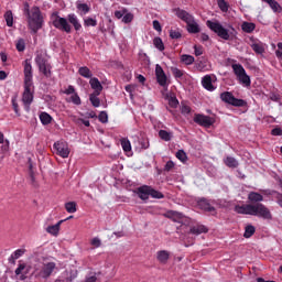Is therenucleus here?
<instances>
[{
    "mask_svg": "<svg viewBox=\"0 0 282 282\" xmlns=\"http://www.w3.org/2000/svg\"><path fill=\"white\" fill-rule=\"evenodd\" d=\"M173 12L177 17V19H181V21H184V23H186L187 32L189 34H199L202 32V29L199 28L197 21H195V17H193V14L180 8L174 9Z\"/></svg>",
    "mask_w": 282,
    "mask_h": 282,
    "instance_id": "nucleus-1",
    "label": "nucleus"
},
{
    "mask_svg": "<svg viewBox=\"0 0 282 282\" xmlns=\"http://www.w3.org/2000/svg\"><path fill=\"white\" fill-rule=\"evenodd\" d=\"M56 270H58L56 262L44 260L34 269L33 274L35 279H39V281H47V279H50V276H52Z\"/></svg>",
    "mask_w": 282,
    "mask_h": 282,
    "instance_id": "nucleus-2",
    "label": "nucleus"
},
{
    "mask_svg": "<svg viewBox=\"0 0 282 282\" xmlns=\"http://www.w3.org/2000/svg\"><path fill=\"white\" fill-rule=\"evenodd\" d=\"M28 23L30 30L35 34L43 28V15H41V9L33 7L31 10H26Z\"/></svg>",
    "mask_w": 282,
    "mask_h": 282,
    "instance_id": "nucleus-3",
    "label": "nucleus"
},
{
    "mask_svg": "<svg viewBox=\"0 0 282 282\" xmlns=\"http://www.w3.org/2000/svg\"><path fill=\"white\" fill-rule=\"evenodd\" d=\"M206 25L207 28H209V30H212V32L217 34L219 39H223L224 41H230V36L232 35V33L228 29L224 28L220 21L207 20Z\"/></svg>",
    "mask_w": 282,
    "mask_h": 282,
    "instance_id": "nucleus-4",
    "label": "nucleus"
},
{
    "mask_svg": "<svg viewBox=\"0 0 282 282\" xmlns=\"http://www.w3.org/2000/svg\"><path fill=\"white\" fill-rule=\"evenodd\" d=\"M52 24L56 28V30H61L62 32H66L69 34L72 32V25L67 22V19L58 15V12H54L51 14Z\"/></svg>",
    "mask_w": 282,
    "mask_h": 282,
    "instance_id": "nucleus-5",
    "label": "nucleus"
},
{
    "mask_svg": "<svg viewBox=\"0 0 282 282\" xmlns=\"http://www.w3.org/2000/svg\"><path fill=\"white\" fill-rule=\"evenodd\" d=\"M34 84H24V91L22 95V102L24 105L25 111H30V106L34 100Z\"/></svg>",
    "mask_w": 282,
    "mask_h": 282,
    "instance_id": "nucleus-6",
    "label": "nucleus"
},
{
    "mask_svg": "<svg viewBox=\"0 0 282 282\" xmlns=\"http://www.w3.org/2000/svg\"><path fill=\"white\" fill-rule=\"evenodd\" d=\"M252 216L261 217L262 219H272V213L265 205L261 203L253 204Z\"/></svg>",
    "mask_w": 282,
    "mask_h": 282,
    "instance_id": "nucleus-7",
    "label": "nucleus"
},
{
    "mask_svg": "<svg viewBox=\"0 0 282 282\" xmlns=\"http://www.w3.org/2000/svg\"><path fill=\"white\" fill-rule=\"evenodd\" d=\"M220 100L227 105H231L232 107H246V100L237 99L230 91L220 94Z\"/></svg>",
    "mask_w": 282,
    "mask_h": 282,
    "instance_id": "nucleus-8",
    "label": "nucleus"
},
{
    "mask_svg": "<svg viewBox=\"0 0 282 282\" xmlns=\"http://www.w3.org/2000/svg\"><path fill=\"white\" fill-rule=\"evenodd\" d=\"M35 63L39 67V70L44 75L46 76V78H50V76H52V72L50 70L51 69V66H50V63H47V59H45L43 57V55H37L35 57Z\"/></svg>",
    "mask_w": 282,
    "mask_h": 282,
    "instance_id": "nucleus-9",
    "label": "nucleus"
},
{
    "mask_svg": "<svg viewBox=\"0 0 282 282\" xmlns=\"http://www.w3.org/2000/svg\"><path fill=\"white\" fill-rule=\"evenodd\" d=\"M53 149L56 155H59V158H69V144H67V142L57 141L53 144Z\"/></svg>",
    "mask_w": 282,
    "mask_h": 282,
    "instance_id": "nucleus-10",
    "label": "nucleus"
},
{
    "mask_svg": "<svg viewBox=\"0 0 282 282\" xmlns=\"http://www.w3.org/2000/svg\"><path fill=\"white\" fill-rule=\"evenodd\" d=\"M155 76H156V80L161 87L169 86V83H167L169 78L166 77V73H164V69L159 64H156V66H155Z\"/></svg>",
    "mask_w": 282,
    "mask_h": 282,
    "instance_id": "nucleus-11",
    "label": "nucleus"
},
{
    "mask_svg": "<svg viewBox=\"0 0 282 282\" xmlns=\"http://www.w3.org/2000/svg\"><path fill=\"white\" fill-rule=\"evenodd\" d=\"M194 122L200 127H213L215 121L206 115H195Z\"/></svg>",
    "mask_w": 282,
    "mask_h": 282,
    "instance_id": "nucleus-12",
    "label": "nucleus"
},
{
    "mask_svg": "<svg viewBox=\"0 0 282 282\" xmlns=\"http://www.w3.org/2000/svg\"><path fill=\"white\" fill-rule=\"evenodd\" d=\"M77 274L74 273V271L65 270L61 273V275L57 276V279L54 282H74Z\"/></svg>",
    "mask_w": 282,
    "mask_h": 282,
    "instance_id": "nucleus-13",
    "label": "nucleus"
},
{
    "mask_svg": "<svg viewBox=\"0 0 282 282\" xmlns=\"http://www.w3.org/2000/svg\"><path fill=\"white\" fill-rule=\"evenodd\" d=\"M24 84L34 85L32 82V63L30 59H25L24 62Z\"/></svg>",
    "mask_w": 282,
    "mask_h": 282,
    "instance_id": "nucleus-14",
    "label": "nucleus"
},
{
    "mask_svg": "<svg viewBox=\"0 0 282 282\" xmlns=\"http://www.w3.org/2000/svg\"><path fill=\"white\" fill-rule=\"evenodd\" d=\"M169 259H171V252L167 250H160L156 252V260L159 263L166 265V263H169Z\"/></svg>",
    "mask_w": 282,
    "mask_h": 282,
    "instance_id": "nucleus-15",
    "label": "nucleus"
},
{
    "mask_svg": "<svg viewBox=\"0 0 282 282\" xmlns=\"http://www.w3.org/2000/svg\"><path fill=\"white\" fill-rule=\"evenodd\" d=\"M151 194V186L143 185L137 189V195L140 197V199H149Z\"/></svg>",
    "mask_w": 282,
    "mask_h": 282,
    "instance_id": "nucleus-16",
    "label": "nucleus"
},
{
    "mask_svg": "<svg viewBox=\"0 0 282 282\" xmlns=\"http://www.w3.org/2000/svg\"><path fill=\"white\" fill-rule=\"evenodd\" d=\"M253 204L242 205V206H236L235 210L238 213V215H252L253 210Z\"/></svg>",
    "mask_w": 282,
    "mask_h": 282,
    "instance_id": "nucleus-17",
    "label": "nucleus"
},
{
    "mask_svg": "<svg viewBox=\"0 0 282 282\" xmlns=\"http://www.w3.org/2000/svg\"><path fill=\"white\" fill-rule=\"evenodd\" d=\"M165 217H167V219H172V221H175L176 224H181L182 219H184V214L170 210L165 214Z\"/></svg>",
    "mask_w": 282,
    "mask_h": 282,
    "instance_id": "nucleus-18",
    "label": "nucleus"
},
{
    "mask_svg": "<svg viewBox=\"0 0 282 282\" xmlns=\"http://www.w3.org/2000/svg\"><path fill=\"white\" fill-rule=\"evenodd\" d=\"M89 85L91 89H94V94H97V96H100V93L102 91V84H100V80L98 78L93 77L89 80Z\"/></svg>",
    "mask_w": 282,
    "mask_h": 282,
    "instance_id": "nucleus-19",
    "label": "nucleus"
},
{
    "mask_svg": "<svg viewBox=\"0 0 282 282\" xmlns=\"http://www.w3.org/2000/svg\"><path fill=\"white\" fill-rule=\"evenodd\" d=\"M202 85L204 89H207V91H215V86L213 85V77H210V75H205L202 78Z\"/></svg>",
    "mask_w": 282,
    "mask_h": 282,
    "instance_id": "nucleus-20",
    "label": "nucleus"
},
{
    "mask_svg": "<svg viewBox=\"0 0 282 282\" xmlns=\"http://www.w3.org/2000/svg\"><path fill=\"white\" fill-rule=\"evenodd\" d=\"M67 20L70 23V25L74 26L76 32H78L83 28V25L80 24V20H78V17L74 13L68 14Z\"/></svg>",
    "mask_w": 282,
    "mask_h": 282,
    "instance_id": "nucleus-21",
    "label": "nucleus"
},
{
    "mask_svg": "<svg viewBox=\"0 0 282 282\" xmlns=\"http://www.w3.org/2000/svg\"><path fill=\"white\" fill-rule=\"evenodd\" d=\"M63 221L65 220H59L57 224L48 226L46 228V232H48V235H53V237H58V232H61V224H63Z\"/></svg>",
    "mask_w": 282,
    "mask_h": 282,
    "instance_id": "nucleus-22",
    "label": "nucleus"
},
{
    "mask_svg": "<svg viewBox=\"0 0 282 282\" xmlns=\"http://www.w3.org/2000/svg\"><path fill=\"white\" fill-rule=\"evenodd\" d=\"M198 206L202 210H206V213H215V207L206 198L200 199Z\"/></svg>",
    "mask_w": 282,
    "mask_h": 282,
    "instance_id": "nucleus-23",
    "label": "nucleus"
},
{
    "mask_svg": "<svg viewBox=\"0 0 282 282\" xmlns=\"http://www.w3.org/2000/svg\"><path fill=\"white\" fill-rule=\"evenodd\" d=\"M248 199L251 204H259V202H263V195L257 192H250L248 194Z\"/></svg>",
    "mask_w": 282,
    "mask_h": 282,
    "instance_id": "nucleus-24",
    "label": "nucleus"
},
{
    "mask_svg": "<svg viewBox=\"0 0 282 282\" xmlns=\"http://www.w3.org/2000/svg\"><path fill=\"white\" fill-rule=\"evenodd\" d=\"M191 235H203V232H208V228L204 225H196L191 227Z\"/></svg>",
    "mask_w": 282,
    "mask_h": 282,
    "instance_id": "nucleus-25",
    "label": "nucleus"
},
{
    "mask_svg": "<svg viewBox=\"0 0 282 282\" xmlns=\"http://www.w3.org/2000/svg\"><path fill=\"white\" fill-rule=\"evenodd\" d=\"M76 8L79 12V14L83 17L84 14H87L89 10H91L90 7H88L87 3L76 2Z\"/></svg>",
    "mask_w": 282,
    "mask_h": 282,
    "instance_id": "nucleus-26",
    "label": "nucleus"
},
{
    "mask_svg": "<svg viewBox=\"0 0 282 282\" xmlns=\"http://www.w3.org/2000/svg\"><path fill=\"white\" fill-rule=\"evenodd\" d=\"M251 48L256 54H263L265 52V46H263V43L261 42H253Z\"/></svg>",
    "mask_w": 282,
    "mask_h": 282,
    "instance_id": "nucleus-27",
    "label": "nucleus"
},
{
    "mask_svg": "<svg viewBox=\"0 0 282 282\" xmlns=\"http://www.w3.org/2000/svg\"><path fill=\"white\" fill-rule=\"evenodd\" d=\"M226 166H228L229 169H237V166H239V161H237V159L232 158V156H227L224 160Z\"/></svg>",
    "mask_w": 282,
    "mask_h": 282,
    "instance_id": "nucleus-28",
    "label": "nucleus"
},
{
    "mask_svg": "<svg viewBox=\"0 0 282 282\" xmlns=\"http://www.w3.org/2000/svg\"><path fill=\"white\" fill-rule=\"evenodd\" d=\"M257 25L252 22H243L241 25V29L247 33V34H252L254 32Z\"/></svg>",
    "mask_w": 282,
    "mask_h": 282,
    "instance_id": "nucleus-29",
    "label": "nucleus"
},
{
    "mask_svg": "<svg viewBox=\"0 0 282 282\" xmlns=\"http://www.w3.org/2000/svg\"><path fill=\"white\" fill-rule=\"evenodd\" d=\"M78 74L80 76H83V78H91L94 76V74L91 73V70L87 66L79 67Z\"/></svg>",
    "mask_w": 282,
    "mask_h": 282,
    "instance_id": "nucleus-30",
    "label": "nucleus"
},
{
    "mask_svg": "<svg viewBox=\"0 0 282 282\" xmlns=\"http://www.w3.org/2000/svg\"><path fill=\"white\" fill-rule=\"evenodd\" d=\"M231 67L237 78H239V76H242L246 73V68H243L241 64H232Z\"/></svg>",
    "mask_w": 282,
    "mask_h": 282,
    "instance_id": "nucleus-31",
    "label": "nucleus"
},
{
    "mask_svg": "<svg viewBox=\"0 0 282 282\" xmlns=\"http://www.w3.org/2000/svg\"><path fill=\"white\" fill-rule=\"evenodd\" d=\"M159 138H161V140H164V142H171V140L173 139V133L166 130H160Z\"/></svg>",
    "mask_w": 282,
    "mask_h": 282,
    "instance_id": "nucleus-32",
    "label": "nucleus"
},
{
    "mask_svg": "<svg viewBox=\"0 0 282 282\" xmlns=\"http://www.w3.org/2000/svg\"><path fill=\"white\" fill-rule=\"evenodd\" d=\"M262 1L264 3H268V6H270L273 12H281V4H279V2H276L275 0H262Z\"/></svg>",
    "mask_w": 282,
    "mask_h": 282,
    "instance_id": "nucleus-33",
    "label": "nucleus"
},
{
    "mask_svg": "<svg viewBox=\"0 0 282 282\" xmlns=\"http://www.w3.org/2000/svg\"><path fill=\"white\" fill-rule=\"evenodd\" d=\"M181 63L184 65H193V63H195V57L193 55L183 54L181 55Z\"/></svg>",
    "mask_w": 282,
    "mask_h": 282,
    "instance_id": "nucleus-34",
    "label": "nucleus"
},
{
    "mask_svg": "<svg viewBox=\"0 0 282 282\" xmlns=\"http://www.w3.org/2000/svg\"><path fill=\"white\" fill-rule=\"evenodd\" d=\"M254 232H257V229L254 228V226L248 225V226L245 228L243 238H245V239H250V237H252V235H254Z\"/></svg>",
    "mask_w": 282,
    "mask_h": 282,
    "instance_id": "nucleus-35",
    "label": "nucleus"
},
{
    "mask_svg": "<svg viewBox=\"0 0 282 282\" xmlns=\"http://www.w3.org/2000/svg\"><path fill=\"white\" fill-rule=\"evenodd\" d=\"M238 80H239V83H241V85H245V87H250V85H251L250 76H248V74H246V73L238 76Z\"/></svg>",
    "mask_w": 282,
    "mask_h": 282,
    "instance_id": "nucleus-36",
    "label": "nucleus"
},
{
    "mask_svg": "<svg viewBox=\"0 0 282 282\" xmlns=\"http://www.w3.org/2000/svg\"><path fill=\"white\" fill-rule=\"evenodd\" d=\"M4 19L8 28H12V25H14V15L12 14V11H7L4 13Z\"/></svg>",
    "mask_w": 282,
    "mask_h": 282,
    "instance_id": "nucleus-37",
    "label": "nucleus"
},
{
    "mask_svg": "<svg viewBox=\"0 0 282 282\" xmlns=\"http://www.w3.org/2000/svg\"><path fill=\"white\" fill-rule=\"evenodd\" d=\"M66 100L67 102H73V105H77V106L83 104V101L80 100V96H78V93L70 95V97Z\"/></svg>",
    "mask_w": 282,
    "mask_h": 282,
    "instance_id": "nucleus-38",
    "label": "nucleus"
},
{
    "mask_svg": "<svg viewBox=\"0 0 282 282\" xmlns=\"http://www.w3.org/2000/svg\"><path fill=\"white\" fill-rule=\"evenodd\" d=\"M153 45L159 52H164V42H162V37H154Z\"/></svg>",
    "mask_w": 282,
    "mask_h": 282,
    "instance_id": "nucleus-39",
    "label": "nucleus"
},
{
    "mask_svg": "<svg viewBox=\"0 0 282 282\" xmlns=\"http://www.w3.org/2000/svg\"><path fill=\"white\" fill-rule=\"evenodd\" d=\"M40 120L42 124H50L52 122V116H50L47 112H42L40 115Z\"/></svg>",
    "mask_w": 282,
    "mask_h": 282,
    "instance_id": "nucleus-40",
    "label": "nucleus"
},
{
    "mask_svg": "<svg viewBox=\"0 0 282 282\" xmlns=\"http://www.w3.org/2000/svg\"><path fill=\"white\" fill-rule=\"evenodd\" d=\"M89 100H90L93 107H100V98H98L97 93H93L89 96Z\"/></svg>",
    "mask_w": 282,
    "mask_h": 282,
    "instance_id": "nucleus-41",
    "label": "nucleus"
},
{
    "mask_svg": "<svg viewBox=\"0 0 282 282\" xmlns=\"http://www.w3.org/2000/svg\"><path fill=\"white\" fill-rule=\"evenodd\" d=\"M150 196H152L153 199H164V194L154 189L153 187H150Z\"/></svg>",
    "mask_w": 282,
    "mask_h": 282,
    "instance_id": "nucleus-42",
    "label": "nucleus"
},
{
    "mask_svg": "<svg viewBox=\"0 0 282 282\" xmlns=\"http://www.w3.org/2000/svg\"><path fill=\"white\" fill-rule=\"evenodd\" d=\"M121 147L126 153H129V151H131V141L128 139H121Z\"/></svg>",
    "mask_w": 282,
    "mask_h": 282,
    "instance_id": "nucleus-43",
    "label": "nucleus"
},
{
    "mask_svg": "<svg viewBox=\"0 0 282 282\" xmlns=\"http://www.w3.org/2000/svg\"><path fill=\"white\" fill-rule=\"evenodd\" d=\"M65 208L68 213L74 214L76 213L77 208H76V202H68L65 204Z\"/></svg>",
    "mask_w": 282,
    "mask_h": 282,
    "instance_id": "nucleus-44",
    "label": "nucleus"
},
{
    "mask_svg": "<svg viewBox=\"0 0 282 282\" xmlns=\"http://www.w3.org/2000/svg\"><path fill=\"white\" fill-rule=\"evenodd\" d=\"M171 72H172L174 78H182V76H184V70H182L177 67H171Z\"/></svg>",
    "mask_w": 282,
    "mask_h": 282,
    "instance_id": "nucleus-45",
    "label": "nucleus"
},
{
    "mask_svg": "<svg viewBox=\"0 0 282 282\" xmlns=\"http://www.w3.org/2000/svg\"><path fill=\"white\" fill-rule=\"evenodd\" d=\"M84 25H86V28H96V25H98V22L93 18H87L86 20H84Z\"/></svg>",
    "mask_w": 282,
    "mask_h": 282,
    "instance_id": "nucleus-46",
    "label": "nucleus"
},
{
    "mask_svg": "<svg viewBox=\"0 0 282 282\" xmlns=\"http://www.w3.org/2000/svg\"><path fill=\"white\" fill-rule=\"evenodd\" d=\"M98 119H99V122H102V124H107V122H109V116L105 111H101L99 113Z\"/></svg>",
    "mask_w": 282,
    "mask_h": 282,
    "instance_id": "nucleus-47",
    "label": "nucleus"
},
{
    "mask_svg": "<svg viewBox=\"0 0 282 282\" xmlns=\"http://www.w3.org/2000/svg\"><path fill=\"white\" fill-rule=\"evenodd\" d=\"M176 158L177 160H180L181 162H186V152H184V150H178L176 152Z\"/></svg>",
    "mask_w": 282,
    "mask_h": 282,
    "instance_id": "nucleus-48",
    "label": "nucleus"
},
{
    "mask_svg": "<svg viewBox=\"0 0 282 282\" xmlns=\"http://www.w3.org/2000/svg\"><path fill=\"white\" fill-rule=\"evenodd\" d=\"M15 47L18 52H24L25 51V41L19 40L15 44Z\"/></svg>",
    "mask_w": 282,
    "mask_h": 282,
    "instance_id": "nucleus-49",
    "label": "nucleus"
},
{
    "mask_svg": "<svg viewBox=\"0 0 282 282\" xmlns=\"http://www.w3.org/2000/svg\"><path fill=\"white\" fill-rule=\"evenodd\" d=\"M11 254L13 256L14 259H21V257L25 254V249H17Z\"/></svg>",
    "mask_w": 282,
    "mask_h": 282,
    "instance_id": "nucleus-50",
    "label": "nucleus"
},
{
    "mask_svg": "<svg viewBox=\"0 0 282 282\" xmlns=\"http://www.w3.org/2000/svg\"><path fill=\"white\" fill-rule=\"evenodd\" d=\"M139 144H140L141 149H143V150L149 149V147H150L149 139H144V138L140 139Z\"/></svg>",
    "mask_w": 282,
    "mask_h": 282,
    "instance_id": "nucleus-51",
    "label": "nucleus"
},
{
    "mask_svg": "<svg viewBox=\"0 0 282 282\" xmlns=\"http://www.w3.org/2000/svg\"><path fill=\"white\" fill-rule=\"evenodd\" d=\"M194 54H195V56H202V54H204V46L195 45L194 46Z\"/></svg>",
    "mask_w": 282,
    "mask_h": 282,
    "instance_id": "nucleus-52",
    "label": "nucleus"
},
{
    "mask_svg": "<svg viewBox=\"0 0 282 282\" xmlns=\"http://www.w3.org/2000/svg\"><path fill=\"white\" fill-rule=\"evenodd\" d=\"M133 21V13H127L123 14L122 22L123 23H131Z\"/></svg>",
    "mask_w": 282,
    "mask_h": 282,
    "instance_id": "nucleus-53",
    "label": "nucleus"
},
{
    "mask_svg": "<svg viewBox=\"0 0 282 282\" xmlns=\"http://www.w3.org/2000/svg\"><path fill=\"white\" fill-rule=\"evenodd\" d=\"M171 39H182V33L180 30H171L170 31Z\"/></svg>",
    "mask_w": 282,
    "mask_h": 282,
    "instance_id": "nucleus-54",
    "label": "nucleus"
},
{
    "mask_svg": "<svg viewBox=\"0 0 282 282\" xmlns=\"http://www.w3.org/2000/svg\"><path fill=\"white\" fill-rule=\"evenodd\" d=\"M63 94H65L66 96H73L74 94H76V88H74V86L69 85L67 87V89H65L63 91Z\"/></svg>",
    "mask_w": 282,
    "mask_h": 282,
    "instance_id": "nucleus-55",
    "label": "nucleus"
},
{
    "mask_svg": "<svg viewBox=\"0 0 282 282\" xmlns=\"http://www.w3.org/2000/svg\"><path fill=\"white\" fill-rule=\"evenodd\" d=\"M275 56L279 58V61H282V43H278V50L275 51Z\"/></svg>",
    "mask_w": 282,
    "mask_h": 282,
    "instance_id": "nucleus-56",
    "label": "nucleus"
},
{
    "mask_svg": "<svg viewBox=\"0 0 282 282\" xmlns=\"http://www.w3.org/2000/svg\"><path fill=\"white\" fill-rule=\"evenodd\" d=\"M124 14H127V9H122V10H119V11L115 12L116 19H123Z\"/></svg>",
    "mask_w": 282,
    "mask_h": 282,
    "instance_id": "nucleus-57",
    "label": "nucleus"
},
{
    "mask_svg": "<svg viewBox=\"0 0 282 282\" xmlns=\"http://www.w3.org/2000/svg\"><path fill=\"white\" fill-rule=\"evenodd\" d=\"M90 243L94 246V248H100V246H102V241H100L99 238H93Z\"/></svg>",
    "mask_w": 282,
    "mask_h": 282,
    "instance_id": "nucleus-58",
    "label": "nucleus"
},
{
    "mask_svg": "<svg viewBox=\"0 0 282 282\" xmlns=\"http://www.w3.org/2000/svg\"><path fill=\"white\" fill-rule=\"evenodd\" d=\"M181 113H183V116H188V113H191V107L187 105H183L181 108Z\"/></svg>",
    "mask_w": 282,
    "mask_h": 282,
    "instance_id": "nucleus-59",
    "label": "nucleus"
},
{
    "mask_svg": "<svg viewBox=\"0 0 282 282\" xmlns=\"http://www.w3.org/2000/svg\"><path fill=\"white\" fill-rule=\"evenodd\" d=\"M23 270H25V263H20L15 269L17 276L21 275V272H23Z\"/></svg>",
    "mask_w": 282,
    "mask_h": 282,
    "instance_id": "nucleus-60",
    "label": "nucleus"
},
{
    "mask_svg": "<svg viewBox=\"0 0 282 282\" xmlns=\"http://www.w3.org/2000/svg\"><path fill=\"white\" fill-rule=\"evenodd\" d=\"M175 167V163L173 161H167L164 171H172Z\"/></svg>",
    "mask_w": 282,
    "mask_h": 282,
    "instance_id": "nucleus-61",
    "label": "nucleus"
},
{
    "mask_svg": "<svg viewBox=\"0 0 282 282\" xmlns=\"http://www.w3.org/2000/svg\"><path fill=\"white\" fill-rule=\"evenodd\" d=\"M12 107H13L17 116H21V113L19 112V104L17 102V99H12Z\"/></svg>",
    "mask_w": 282,
    "mask_h": 282,
    "instance_id": "nucleus-62",
    "label": "nucleus"
},
{
    "mask_svg": "<svg viewBox=\"0 0 282 282\" xmlns=\"http://www.w3.org/2000/svg\"><path fill=\"white\" fill-rule=\"evenodd\" d=\"M153 28L156 30V32H161L162 25L160 24V21L154 20L153 21Z\"/></svg>",
    "mask_w": 282,
    "mask_h": 282,
    "instance_id": "nucleus-63",
    "label": "nucleus"
},
{
    "mask_svg": "<svg viewBox=\"0 0 282 282\" xmlns=\"http://www.w3.org/2000/svg\"><path fill=\"white\" fill-rule=\"evenodd\" d=\"M271 135H282V129L281 128H274L271 131Z\"/></svg>",
    "mask_w": 282,
    "mask_h": 282,
    "instance_id": "nucleus-64",
    "label": "nucleus"
}]
</instances>
